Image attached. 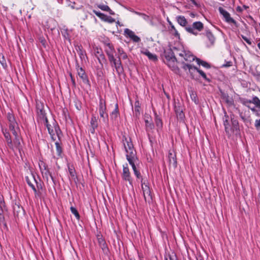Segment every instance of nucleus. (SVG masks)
<instances>
[{
  "mask_svg": "<svg viewBox=\"0 0 260 260\" xmlns=\"http://www.w3.org/2000/svg\"><path fill=\"white\" fill-rule=\"evenodd\" d=\"M56 151H57V155L59 157H62V148L61 146V143L57 141L55 143Z\"/></svg>",
  "mask_w": 260,
  "mask_h": 260,
  "instance_id": "34",
  "label": "nucleus"
},
{
  "mask_svg": "<svg viewBox=\"0 0 260 260\" xmlns=\"http://www.w3.org/2000/svg\"><path fill=\"white\" fill-rule=\"evenodd\" d=\"M169 162L170 166H172V167L174 168H176L177 166V161L176 154L174 152H169Z\"/></svg>",
  "mask_w": 260,
  "mask_h": 260,
  "instance_id": "24",
  "label": "nucleus"
},
{
  "mask_svg": "<svg viewBox=\"0 0 260 260\" xmlns=\"http://www.w3.org/2000/svg\"><path fill=\"white\" fill-rule=\"evenodd\" d=\"M9 130L12 132L13 135L14 137L19 136L18 134V131H19V125L13 126L9 127Z\"/></svg>",
  "mask_w": 260,
  "mask_h": 260,
  "instance_id": "41",
  "label": "nucleus"
},
{
  "mask_svg": "<svg viewBox=\"0 0 260 260\" xmlns=\"http://www.w3.org/2000/svg\"><path fill=\"white\" fill-rule=\"evenodd\" d=\"M239 101L242 105L250 109L256 116L260 117V100L257 96H252L251 100L239 98Z\"/></svg>",
  "mask_w": 260,
  "mask_h": 260,
  "instance_id": "3",
  "label": "nucleus"
},
{
  "mask_svg": "<svg viewBox=\"0 0 260 260\" xmlns=\"http://www.w3.org/2000/svg\"><path fill=\"white\" fill-rule=\"evenodd\" d=\"M99 114L101 118L103 119V122L108 123L109 116L107 112V107L106 101L101 99L99 102Z\"/></svg>",
  "mask_w": 260,
  "mask_h": 260,
  "instance_id": "8",
  "label": "nucleus"
},
{
  "mask_svg": "<svg viewBox=\"0 0 260 260\" xmlns=\"http://www.w3.org/2000/svg\"><path fill=\"white\" fill-rule=\"evenodd\" d=\"M174 108L177 119L178 120L183 121L185 118V114L183 112V107L182 104L179 101H175Z\"/></svg>",
  "mask_w": 260,
  "mask_h": 260,
  "instance_id": "9",
  "label": "nucleus"
},
{
  "mask_svg": "<svg viewBox=\"0 0 260 260\" xmlns=\"http://www.w3.org/2000/svg\"><path fill=\"white\" fill-rule=\"evenodd\" d=\"M39 119H40V120H43V121H44V124H45V125H46V126H47V124H50V123H49V121H48V119H47V117L46 115V116H44V117H43V118H40Z\"/></svg>",
  "mask_w": 260,
  "mask_h": 260,
  "instance_id": "60",
  "label": "nucleus"
},
{
  "mask_svg": "<svg viewBox=\"0 0 260 260\" xmlns=\"http://www.w3.org/2000/svg\"><path fill=\"white\" fill-rule=\"evenodd\" d=\"M76 69L78 72V75L80 78L82 79V82L89 86H90V81L88 79V76L86 74L85 71L82 67H80L79 64L76 65Z\"/></svg>",
  "mask_w": 260,
  "mask_h": 260,
  "instance_id": "14",
  "label": "nucleus"
},
{
  "mask_svg": "<svg viewBox=\"0 0 260 260\" xmlns=\"http://www.w3.org/2000/svg\"><path fill=\"white\" fill-rule=\"evenodd\" d=\"M141 107L140 106H135V116L136 118H139L140 115V109Z\"/></svg>",
  "mask_w": 260,
  "mask_h": 260,
  "instance_id": "48",
  "label": "nucleus"
},
{
  "mask_svg": "<svg viewBox=\"0 0 260 260\" xmlns=\"http://www.w3.org/2000/svg\"><path fill=\"white\" fill-rule=\"evenodd\" d=\"M196 62L199 65H201L205 68L210 69L211 68V65L208 62L201 60L199 58H196Z\"/></svg>",
  "mask_w": 260,
  "mask_h": 260,
  "instance_id": "36",
  "label": "nucleus"
},
{
  "mask_svg": "<svg viewBox=\"0 0 260 260\" xmlns=\"http://www.w3.org/2000/svg\"><path fill=\"white\" fill-rule=\"evenodd\" d=\"M204 29V24L201 21H196L193 23L192 27L187 26L185 27L186 30L195 36H197L198 35V32L195 31L194 29H197V30L201 31L203 30Z\"/></svg>",
  "mask_w": 260,
  "mask_h": 260,
  "instance_id": "11",
  "label": "nucleus"
},
{
  "mask_svg": "<svg viewBox=\"0 0 260 260\" xmlns=\"http://www.w3.org/2000/svg\"><path fill=\"white\" fill-rule=\"evenodd\" d=\"M39 167L41 172L49 170L48 166L43 161L39 163Z\"/></svg>",
  "mask_w": 260,
  "mask_h": 260,
  "instance_id": "45",
  "label": "nucleus"
},
{
  "mask_svg": "<svg viewBox=\"0 0 260 260\" xmlns=\"http://www.w3.org/2000/svg\"><path fill=\"white\" fill-rule=\"evenodd\" d=\"M124 139L126 142V145L124 144L125 150L126 152V159L129 165H131L133 171H135V173L138 174V172L136 171V167L138 166L137 162L139 161V159L137 155V152L134 149L131 139L129 138V139L127 140L125 137Z\"/></svg>",
  "mask_w": 260,
  "mask_h": 260,
  "instance_id": "2",
  "label": "nucleus"
},
{
  "mask_svg": "<svg viewBox=\"0 0 260 260\" xmlns=\"http://www.w3.org/2000/svg\"><path fill=\"white\" fill-rule=\"evenodd\" d=\"M239 116L240 118L245 123V125L247 127H249L250 125L251 124V119L250 116H246L245 114H244L242 112H240Z\"/></svg>",
  "mask_w": 260,
  "mask_h": 260,
  "instance_id": "28",
  "label": "nucleus"
},
{
  "mask_svg": "<svg viewBox=\"0 0 260 260\" xmlns=\"http://www.w3.org/2000/svg\"><path fill=\"white\" fill-rule=\"evenodd\" d=\"M224 114L222 119L226 135L231 136L235 132H240L239 123L237 117L233 113H231L229 116L225 111Z\"/></svg>",
  "mask_w": 260,
  "mask_h": 260,
  "instance_id": "1",
  "label": "nucleus"
},
{
  "mask_svg": "<svg viewBox=\"0 0 260 260\" xmlns=\"http://www.w3.org/2000/svg\"><path fill=\"white\" fill-rule=\"evenodd\" d=\"M155 122L156 125L159 128H161L162 127V122L161 119V118L157 115L156 114H155Z\"/></svg>",
  "mask_w": 260,
  "mask_h": 260,
  "instance_id": "42",
  "label": "nucleus"
},
{
  "mask_svg": "<svg viewBox=\"0 0 260 260\" xmlns=\"http://www.w3.org/2000/svg\"><path fill=\"white\" fill-rule=\"evenodd\" d=\"M141 53L146 55L149 60L153 61H156L158 60V58L156 55L150 52L148 50L145 51H142Z\"/></svg>",
  "mask_w": 260,
  "mask_h": 260,
  "instance_id": "29",
  "label": "nucleus"
},
{
  "mask_svg": "<svg viewBox=\"0 0 260 260\" xmlns=\"http://www.w3.org/2000/svg\"><path fill=\"white\" fill-rule=\"evenodd\" d=\"M51 123H50L49 124H47L46 126L49 134L50 135L52 139L53 140H55L53 137L55 135V132L60 141V136L62 135V132L60 130L57 121L54 119H53Z\"/></svg>",
  "mask_w": 260,
  "mask_h": 260,
  "instance_id": "6",
  "label": "nucleus"
},
{
  "mask_svg": "<svg viewBox=\"0 0 260 260\" xmlns=\"http://www.w3.org/2000/svg\"><path fill=\"white\" fill-rule=\"evenodd\" d=\"M142 190L145 201L148 202L149 203H151L152 201V196L149 186L146 185L144 187H142Z\"/></svg>",
  "mask_w": 260,
  "mask_h": 260,
  "instance_id": "20",
  "label": "nucleus"
},
{
  "mask_svg": "<svg viewBox=\"0 0 260 260\" xmlns=\"http://www.w3.org/2000/svg\"><path fill=\"white\" fill-rule=\"evenodd\" d=\"M222 96H223V99L225 100L226 103L229 106H231L234 105V101L233 99L232 98H230V96L228 95V94H224L222 95Z\"/></svg>",
  "mask_w": 260,
  "mask_h": 260,
  "instance_id": "40",
  "label": "nucleus"
},
{
  "mask_svg": "<svg viewBox=\"0 0 260 260\" xmlns=\"http://www.w3.org/2000/svg\"><path fill=\"white\" fill-rule=\"evenodd\" d=\"M97 7L103 11L108 12L110 15H114L115 14L114 12L107 5L99 4L97 5Z\"/></svg>",
  "mask_w": 260,
  "mask_h": 260,
  "instance_id": "31",
  "label": "nucleus"
},
{
  "mask_svg": "<svg viewBox=\"0 0 260 260\" xmlns=\"http://www.w3.org/2000/svg\"><path fill=\"white\" fill-rule=\"evenodd\" d=\"M241 37L248 44H249V45H251L252 42L249 39L247 38L246 37L242 35H241Z\"/></svg>",
  "mask_w": 260,
  "mask_h": 260,
  "instance_id": "56",
  "label": "nucleus"
},
{
  "mask_svg": "<svg viewBox=\"0 0 260 260\" xmlns=\"http://www.w3.org/2000/svg\"><path fill=\"white\" fill-rule=\"evenodd\" d=\"M121 177L124 181L128 182L129 185L133 187V179L127 164L123 166Z\"/></svg>",
  "mask_w": 260,
  "mask_h": 260,
  "instance_id": "12",
  "label": "nucleus"
},
{
  "mask_svg": "<svg viewBox=\"0 0 260 260\" xmlns=\"http://www.w3.org/2000/svg\"><path fill=\"white\" fill-rule=\"evenodd\" d=\"M189 93H190V96L192 101L194 102V103L196 104H198L199 103V100L197 96V94L196 92L194 91L193 90L191 89L190 90H189Z\"/></svg>",
  "mask_w": 260,
  "mask_h": 260,
  "instance_id": "32",
  "label": "nucleus"
},
{
  "mask_svg": "<svg viewBox=\"0 0 260 260\" xmlns=\"http://www.w3.org/2000/svg\"><path fill=\"white\" fill-rule=\"evenodd\" d=\"M7 118L9 121V127L18 125L15 117L12 113H8L7 115Z\"/></svg>",
  "mask_w": 260,
  "mask_h": 260,
  "instance_id": "23",
  "label": "nucleus"
},
{
  "mask_svg": "<svg viewBox=\"0 0 260 260\" xmlns=\"http://www.w3.org/2000/svg\"><path fill=\"white\" fill-rule=\"evenodd\" d=\"M136 171L138 172V174L137 173L136 174L135 171H134V173L135 175L136 176V178L137 179H139L141 180L142 188L143 187H144V186H145L146 185H148V181L147 180H144V179L143 178L142 176L141 175L140 172L137 169V167H136Z\"/></svg>",
  "mask_w": 260,
  "mask_h": 260,
  "instance_id": "30",
  "label": "nucleus"
},
{
  "mask_svg": "<svg viewBox=\"0 0 260 260\" xmlns=\"http://www.w3.org/2000/svg\"><path fill=\"white\" fill-rule=\"evenodd\" d=\"M70 210L71 212L75 215L76 218L79 220L80 218V216L76 208L73 206H71L70 208Z\"/></svg>",
  "mask_w": 260,
  "mask_h": 260,
  "instance_id": "43",
  "label": "nucleus"
},
{
  "mask_svg": "<svg viewBox=\"0 0 260 260\" xmlns=\"http://www.w3.org/2000/svg\"><path fill=\"white\" fill-rule=\"evenodd\" d=\"M43 178L46 180L47 183L49 182V177H50L51 181L55 184V180L52 174L50 173L49 170L41 172Z\"/></svg>",
  "mask_w": 260,
  "mask_h": 260,
  "instance_id": "27",
  "label": "nucleus"
},
{
  "mask_svg": "<svg viewBox=\"0 0 260 260\" xmlns=\"http://www.w3.org/2000/svg\"><path fill=\"white\" fill-rule=\"evenodd\" d=\"M93 49L95 56L97 58L100 64L103 67V64L107 63V62L102 49L98 47H94Z\"/></svg>",
  "mask_w": 260,
  "mask_h": 260,
  "instance_id": "13",
  "label": "nucleus"
},
{
  "mask_svg": "<svg viewBox=\"0 0 260 260\" xmlns=\"http://www.w3.org/2000/svg\"><path fill=\"white\" fill-rule=\"evenodd\" d=\"M39 41L42 44V45L44 46V47H46V40L43 37H40L39 38Z\"/></svg>",
  "mask_w": 260,
  "mask_h": 260,
  "instance_id": "59",
  "label": "nucleus"
},
{
  "mask_svg": "<svg viewBox=\"0 0 260 260\" xmlns=\"http://www.w3.org/2000/svg\"><path fill=\"white\" fill-rule=\"evenodd\" d=\"M218 10L220 13L223 16L225 19V21L226 22L236 24V21L233 18L231 17L230 14L228 12L220 7L219 8Z\"/></svg>",
  "mask_w": 260,
  "mask_h": 260,
  "instance_id": "19",
  "label": "nucleus"
},
{
  "mask_svg": "<svg viewBox=\"0 0 260 260\" xmlns=\"http://www.w3.org/2000/svg\"><path fill=\"white\" fill-rule=\"evenodd\" d=\"M164 56L166 59L165 62L168 66L171 68L173 71L178 70L179 69L177 67V63L180 62L177 59L175 52L173 51L172 48H169L164 51Z\"/></svg>",
  "mask_w": 260,
  "mask_h": 260,
  "instance_id": "4",
  "label": "nucleus"
},
{
  "mask_svg": "<svg viewBox=\"0 0 260 260\" xmlns=\"http://www.w3.org/2000/svg\"><path fill=\"white\" fill-rule=\"evenodd\" d=\"M103 43H104V44L105 46L108 47V48L106 49L105 50L107 55V52H110V53H115V52L114 47L113 45V44L111 43H110V42L109 40L108 39V38H107L104 41H103Z\"/></svg>",
  "mask_w": 260,
  "mask_h": 260,
  "instance_id": "25",
  "label": "nucleus"
},
{
  "mask_svg": "<svg viewBox=\"0 0 260 260\" xmlns=\"http://www.w3.org/2000/svg\"><path fill=\"white\" fill-rule=\"evenodd\" d=\"M178 23L182 26H185L187 23V21L183 16H178L177 17Z\"/></svg>",
  "mask_w": 260,
  "mask_h": 260,
  "instance_id": "35",
  "label": "nucleus"
},
{
  "mask_svg": "<svg viewBox=\"0 0 260 260\" xmlns=\"http://www.w3.org/2000/svg\"><path fill=\"white\" fill-rule=\"evenodd\" d=\"M0 63L5 69H6L7 68L6 60L4 55H2V57L0 58Z\"/></svg>",
  "mask_w": 260,
  "mask_h": 260,
  "instance_id": "49",
  "label": "nucleus"
},
{
  "mask_svg": "<svg viewBox=\"0 0 260 260\" xmlns=\"http://www.w3.org/2000/svg\"><path fill=\"white\" fill-rule=\"evenodd\" d=\"M119 115L118 105L116 103L115 104L114 110L110 114V119L113 122H115L117 120Z\"/></svg>",
  "mask_w": 260,
  "mask_h": 260,
  "instance_id": "26",
  "label": "nucleus"
},
{
  "mask_svg": "<svg viewBox=\"0 0 260 260\" xmlns=\"http://www.w3.org/2000/svg\"><path fill=\"white\" fill-rule=\"evenodd\" d=\"M5 216L2 213H0V224H2V223L5 222Z\"/></svg>",
  "mask_w": 260,
  "mask_h": 260,
  "instance_id": "63",
  "label": "nucleus"
},
{
  "mask_svg": "<svg viewBox=\"0 0 260 260\" xmlns=\"http://www.w3.org/2000/svg\"><path fill=\"white\" fill-rule=\"evenodd\" d=\"M124 35L128 37L129 38H131L134 34H135L134 32L128 28H125L124 30Z\"/></svg>",
  "mask_w": 260,
  "mask_h": 260,
  "instance_id": "47",
  "label": "nucleus"
},
{
  "mask_svg": "<svg viewBox=\"0 0 260 260\" xmlns=\"http://www.w3.org/2000/svg\"><path fill=\"white\" fill-rule=\"evenodd\" d=\"M172 49L173 50V51L175 52V54H177L179 55V53H181V50H180L178 48H177L176 47H173Z\"/></svg>",
  "mask_w": 260,
  "mask_h": 260,
  "instance_id": "61",
  "label": "nucleus"
},
{
  "mask_svg": "<svg viewBox=\"0 0 260 260\" xmlns=\"http://www.w3.org/2000/svg\"><path fill=\"white\" fill-rule=\"evenodd\" d=\"M182 68L185 71L188 70L191 75L192 74V70H196L204 80L207 81L208 82H211V80L207 77L206 74L202 70L198 69L195 66H192L191 64L185 63L184 62H182Z\"/></svg>",
  "mask_w": 260,
  "mask_h": 260,
  "instance_id": "7",
  "label": "nucleus"
},
{
  "mask_svg": "<svg viewBox=\"0 0 260 260\" xmlns=\"http://www.w3.org/2000/svg\"><path fill=\"white\" fill-rule=\"evenodd\" d=\"M206 36L210 42L211 44H213L215 41V37L210 30H207Z\"/></svg>",
  "mask_w": 260,
  "mask_h": 260,
  "instance_id": "39",
  "label": "nucleus"
},
{
  "mask_svg": "<svg viewBox=\"0 0 260 260\" xmlns=\"http://www.w3.org/2000/svg\"><path fill=\"white\" fill-rule=\"evenodd\" d=\"M2 131L5 138V141L7 142L8 146L10 149L13 150L12 139L9 130L7 128H2Z\"/></svg>",
  "mask_w": 260,
  "mask_h": 260,
  "instance_id": "17",
  "label": "nucleus"
},
{
  "mask_svg": "<svg viewBox=\"0 0 260 260\" xmlns=\"http://www.w3.org/2000/svg\"><path fill=\"white\" fill-rule=\"evenodd\" d=\"M61 34L65 40H68L70 42V35L68 32V29L67 28L64 29L62 31H61Z\"/></svg>",
  "mask_w": 260,
  "mask_h": 260,
  "instance_id": "44",
  "label": "nucleus"
},
{
  "mask_svg": "<svg viewBox=\"0 0 260 260\" xmlns=\"http://www.w3.org/2000/svg\"><path fill=\"white\" fill-rule=\"evenodd\" d=\"M25 180L28 186H30L32 189L36 188L34 183H35L36 184L37 180L33 173L31 172L29 176H26Z\"/></svg>",
  "mask_w": 260,
  "mask_h": 260,
  "instance_id": "21",
  "label": "nucleus"
},
{
  "mask_svg": "<svg viewBox=\"0 0 260 260\" xmlns=\"http://www.w3.org/2000/svg\"><path fill=\"white\" fill-rule=\"evenodd\" d=\"M43 103L41 101H36V111L38 118H43L46 115Z\"/></svg>",
  "mask_w": 260,
  "mask_h": 260,
  "instance_id": "15",
  "label": "nucleus"
},
{
  "mask_svg": "<svg viewBox=\"0 0 260 260\" xmlns=\"http://www.w3.org/2000/svg\"><path fill=\"white\" fill-rule=\"evenodd\" d=\"M96 237L99 246L105 254H108L109 250L105 240L103 238V236L101 234H98Z\"/></svg>",
  "mask_w": 260,
  "mask_h": 260,
  "instance_id": "16",
  "label": "nucleus"
},
{
  "mask_svg": "<svg viewBox=\"0 0 260 260\" xmlns=\"http://www.w3.org/2000/svg\"><path fill=\"white\" fill-rule=\"evenodd\" d=\"M114 53L107 52V56L112 67H114L118 75H121L124 72L123 68L120 57L116 58Z\"/></svg>",
  "mask_w": 260,
  "mask_h": 260,
  "instance_id": "5",
  "label": "nucleus"
},
{
  "mask_svg": "<svg viewBox=\"0 0 260 260\" xmlns=\"http://www.w3.org/2000/svg\"><path fill=\"white\" fill-rule=\"evenodd\" d=\"M36 184L38 190L40 191L43 189V185H42V183L39 182L38 181H37Z\"/></svg>",
  "mask_w": 260,
  "mask_h": 260,
  "instance_id": "57",
  "label": "nucleus"
},
{
  "mask_svg": "<svg viewBox=\"0 0 260 260\" xmlns=\"http://www.w3.org/2000/svg\"><path fill=\"white\" fill-rule=\"evenodd\" d=\"M145 126H146V130H147L148 129H152L154 128V126L153 123L149 121L148 120H147V119L145 120Z\"/></svg>",
  "mask_w": 260,
  "mask_h": 260,
  "instance_id": "46",
  "label": "nucleus"
},
{
  "mask_svg": "<svg viewBox=\"0 0 260 260\" xmlns=\"http://www.w3.org/2000/svg\"><path fill=\"white\" fill-rule=\"evenodd\" d=\"M254 126L257 130L260 129V118L255 120Z\"/></svg>",
  "mask_w": 260,
  "mask_h": 260,
  "instance_id": "54",
  "label": "nucleus"
},
{
  "mask_svg": "<svg viewBox=\"0 0 260 260\" xmlns=\"http://www.w3.org/2000/svg\"><path fill=\"white\" fill-rule=\"evenodd\" d=\"M165 260H178L176 254H173L172 255L169 254L165 256Z\"/></svg>",
  "mask_w": 260,
  "mask_h": 260,
  "instance_id": "50",
  "label": "nucleus"
},
{
  "mask_svg": "<svg viewBox=\"0 0 260 260\" xmlns=\"http://www.w3.org/2000/svg\"><path fill=\"white\" fill-rule=\"evenodd\" d=\"M131 39H132L133 42L136 43H138L141 41L140 38L135 34H134V35L131 37Z\"/></svg>",
  "mask_w": 260,
  "mask_h": 260,
  "instance_id": "51",
  "label": "nucleus"
},
{
  "mask_svg": "<svg viewBox=\"0 0 260 260\" xmlns=\"http://www.w3.org/2000/svg\"><path fill=\"white\" fill-rule=\"evenodd\" d=\"M140 16H141L146 21H148L150 20V17L144 13L140 14Z\"/></svg>",
  "mask_w": 260,
  "mask_h": 260,
  "instance_id": "62",
  "label": "nucleus"
},
{
  "mask_svg": "<svg viewBox=\"0 0 260 260\" xmlns=\"http://www.w3.org/2000/svg\"><path fill=\"white\" fill-rule=\"evenodd\" d=\"M22 139L21 137L19 135L18 136L14 137L13 141H12V145L13 147V151L14 149H17L19 152L23 149V146L22 144Z\"/></svg>",
  "mask_w": 260,
  "mask_h": 260,
  "instance_id": "18",
  "label": "nucleus"
},
{
  "mask_svg": "<svg viewBox=\"0 0 260 260\" xmlns=\"http://www.w3.org/2000/svg\"><path fill=\"white\" fill-rule=\"evenodd\" d=\"M115 21V19L112 18L111 16H108L107 20H106V22H107L109 23H112Z\"/></svg>",
  "mask_w": 260,
  "mask_h": 260,
  "instance_id": "58",
  "label": "nucleus"
},
{
  "mask_svg": "<svg viewBox=\"0 0 260 260\" xmlns=\"http://www.w3.org/2000/svg\"><path fill=\"white\" fill-rule=\"evenodd\" d=\"M179 56L183 58V60H181V63L184 62L185 63L190 64V62L198 58L197 57L192 54L189 51H186L184 50H181V53H179Z\"/></svg>",
  "mask_w": 260,
  "mask_h": 260,
  "instance_id": "10",
  "label": "nucleus"
},
{
  "mask_svg": "<svg viewBox=\"0 0 260 260\" xmlns=\"http://www.w3.org/2000/svg\"><path fill=\"white\" fill-rule=\"evenodd\" d=\"M93 12L98 17H99L102 20L106 22V20H107L108 16H107V15H105L104 13H101L100 12H98L95 10H93Z\"/></svg>",
  "mask_w": 260,
  "mask_h": 260,
  "instance_id": "38",
  "label": "nucleus"
},
{
  "mask_svg": "<svg viewBox=\"0 0 260 260\" xmlns=\"http://www.w3.org/2000/svg\"><path fill=\"white\" fill-rule=\"evenodd\" d=\"M252 75L256 78L257 81H260V73L256 71V72H253Z\"/></svg>",
  "mask_w": 260,
  "mask_h": 260,
  "instance_id": "55",
  "label": "nucleus"
},
{
  "mask_svg": "<svg viewBox=\"0 0 260 260\" xmlns=\"http://www.w3.org/2000/svg\"><path fill=\"white\" fill-rule=\"evenodd\" d=\"M118 53V57L121 58L123 59H126L127 58L128 56L127 54L124 51L123 49L121 47H119L117 49Z\"/></svg>",
  "mask_w": 260,
  "mask_h": 260,
  "instance_id": "37",
  "label": "nucleus"
},
{
  "mask_svg": "<svg viewBox=\"0 0 260 260\" xmlns=\"http://www.w3.org/2000/svg\"><path fill=\"white\" fill-rule=\"evenodd\" d=\"M32 190L34 192L35 196L36 198H40L41 197V193L40 191L37 190L36 188H35L34 189H33Z\"/></svg>",
  "mask_w": 260,
  "mask_h": 260,
  "instance_id": "52",
  "label": "nucleus"
},
{
  "mask_svg": "<svg viewBox=\"0 0 260 260\" xmlns=\"http://www.w3.org/2000/svg\"><path fill=\"white\" fill-rule=\"evenodd\" d=\"M70 76L71 77V81H72V85L74 87H76V82H75V79L74 78V77H73L72 76V74L71 73L70 74Z\"/></svg>",
  "mask_w": 260,
  "mask_h": 260,
  "instance_id": "64",
  "label": "nucleus"
},
{
  "mask_svg": "<svg viewBox=\"0 0 260 260\" xmlns=\"http://www.w3.org/2000/svg\"><path fill=\"white\" fill-rule=\"evenodd\" d=\"M225 61V63L223 64L221 66V67H222V68L230 67H231L233 64V63L231 61Z\"/></svg>",
  "mask_w": 260,
  "mask_h": 260,
  "instance_id": "53",
  "label": "nucleus"
},
{
  "mask_svg": "<svg viewBox=\"0 0 260 260\" xmlns=\"http://www.w3.org/2000/svg\"><path fill=\"white\" fill-rule=\"evenodd\" d=\"M68 167L70 176L72 177L73 179L75 180V179L77 178V177L76 175V172L74 168V167L73 166V165L70 166L69 165H68Z\"/></svg>",
  "mask_w": 260,
  "mask_h": 260,
  "instance_id": "33",
  "label": "nucleus"
},
{
  "mask_svg": "<svg viewBox=\"0 0 260 260\" xmlns=\"http://www.w3.org/2000/svg\"><path fill=\"white\" fill-rule=\"evenodd\" d=\"M90 131L91 134L95 133V129L98 127V118L94 115H92L90 122Z\"/></svg>",
  "mask_w": 260,
  "mask_h": 260,
  "instance_id": "22",
  "label": "nucleus"
}]
</instances>
